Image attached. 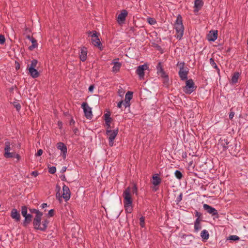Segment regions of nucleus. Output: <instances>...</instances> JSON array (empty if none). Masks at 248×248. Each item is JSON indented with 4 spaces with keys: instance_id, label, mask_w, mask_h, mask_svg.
I'll list each match as a JSON object with an SVG mask.
<instances>
[{
    "instance_id": "obj_48",
    "label": "nucleus",
    "mask_w": 248,
    "mask_h": 248,
    "mask_svg": "<svg viewBox=\"0 0 248 248\" xmlns=\"http://www.w3.org/2000/svg\"><path fill=\"white\" fill-rule=\"evenodd\" d=\"M54 210L53 209H51L49 211L48 215L50 217H52L54 215Z\"/></svg>"
},
{
    "instance_id": "obj_38",
    "label": "nucleus",
    "mask_w": 248,
    "mask_h": 248,
    "mask_svg": "<svg viewBox=\"0 0 248 248\" xmlns=\"http://www.w3.org/2000/svg\"><path fill=\"white\" fill-rule=\"evenodd\" d=\"M57 188L58 189V192L56 193V197L57 198H59V200H60V199L62 198V196L61 195V193L59 192L61 187L59 186L58 185L56 186Z\"/></svg>"
},
{
    "instance_id": "obj_25",
    "label": "nucleus",
    "mask_w": 248,
    "mask_h": 248,
    "mask_svg": "<svg viewBox=\"0 0 248 248\" xmlns=\"http://www.w3.org/2000/svg\"><path fill=\"white\" fill-rule=\"evenodd\" d=\"M112 63L114 64V66L112 68V71L115 73L118 72L121 66V63L117 62H113Z\"/></svg>"
},
{
    "instance_id": "obj_4",
    "label": "nucleus",
    "mask_w": 248,
    "mask_h": 248,
    "mask_svg": "<svg viewBox=\"0 0 248 248\" xmlns=\"http://www.w3.org/2000/svg\"><path fill=\"white\" fill-rule=\"evenodd\" d=\"M118 133V128L114 130L107 129L106 134L108 139V144L110 146H112L114 145V140Z\"/></svg>"
},
{
    "instance_id": "obj_52",
    "label": "nucleus",
    "mask_w": 248,
    "mask_h": 248,
    "mask_svg": "<svg viewBox=\"0 0 248 248\" xmlns=\"http://www.w3.org/2000/svg\"><path fill=\"white\" fill-rule=\"evenodd\" d=\"M97 33L96 31H94L92 35H91V36L93 38L92 39H94L95 38V37H98L97 36Z\"/></svg>"
},
{
    "instance_id": "obj_50",
    "label": "nucleus",
    "mask_w": 248,
    "mask_h": 248,
    "mask_svg": "<svg viewBox=\"0 0 248 248\" xmlns=\"http://www.w3.org/2000/svg\"><path fill=\"white\" fill-rule=\"evenodd\" d=\"M60 178L63 181H65L66 180V177L64 175L62 174L60 176Z\"/></svg>"
},
{
    "instance_id": "obj_20",
    "label": "nucleus",
    "mask_w": 248,
    "mask_h": 248,
    "mask_svg": "<svg viewBox=\"0 0 248 248\" xmlns=\"http://www.w3.org/2000/svg\"><path fill=\"white\" fill-rule=\"evenodd\" d=\"M161 183V179L158 177L157 174H155L153 176L152 184L156 186L160 184Z\"/></svg>"
},
{
    "instance_id": "obj_61",
    "label": "nucleus",
    "mask_w": 248,
    "mask_h": 248,
    "mask_svg": "<svg viewBox=\"0 0 248 248\" xmlns=\"http://www.w3.org/2000/svg\"><path fill=\"white\" fill-rule=\"evenodd\" d=\"M247 44L248 45V40H247Z\"/></svg>"
},
{
    "instance_id": "obj_18",
    "label": "nucleus",
    "mask_w": 248,
    "mask_h": 248,
    "mask_svg": "<svg viewBox=\"0 0 248 248\" xmlns=\"http://www.w3.org/2000/svg\"><path fill=\"white\" fill-rule=\"evenodd\" d=\"M202 0H195L194 2V13L198 12L203 6Z\"/></svg>"
},
{
    "instance_id": "obj_24",
    "label": "nucleus",
    "mask_w": 248,
    "mask_h": 248,
    "mask_svg": "<svg viewBox=\"0 0 248 248\" xmlns=\"http://www.w3.org/2000/svg\"><path fill=\"white\" fill-rule=\"evenodd\" d=\"M200 222L201 220L199 218H197L195 220L194 223V231L195 232H198L202 228Z\"/></svg>"
},
{
    "instance_id": "obj_15",
    "label": "nucleus",
    "mask_w": 248,
    "mask_h": 248,
    "mask_svg": "<svg viewBox=\"0 0 248 248\" xmlns=\"http://www.w3.org/2000/svg\"><path fill=\"white\" fill-rule=\"evenodd\" d=\"M229 143V141L228 139L221 138L219 141L218 145L221 146L223 148V150L224 151L228 149Z\"/></svg>"
},
{
    "instance_id": "obj_44",
    "label": "nucleus",
    "mask_w": 248,
    "mask_h": 248,
    "mask_svg": "<svg viewBox=\"0 0 248 248\" xmlns=\"http://www.w3.org/2000/svg\"><path fill=\"white\" fill-rule=\"evenodd\" d=\"M5 39L4 36L2 35H0V43L1 44H3L5 42Z\"/></svg>"
},
{
    "instance_id": "obj_39",
    "label": "nucleus",
    "mask_w": 248,
    "mask_h": 248,
    "mask_svg": "<svg viewBox=\"0 0 248 248\" xmlns=\"http://www.w3.org/2000/svg\"><path fill=\"white\" fill-rule=\"evenodd\" d=\"M147 20H148V23L150 25H154L156 23V21L155 20V19H154L153 18H151V17L148 18Z\"/></svg>"
},
{
    "instance_id": "obj_13",
    "label": "nucleus",
    "mask_w": 248,
    "mask_h": 248,
    "mask_svg": "<svg viewBox=\"0 0 248 248\" xmlns=\"http://www.w3.org/2000/svg\"><path fill=\"white\" fill-rule=\"evenodd\" d=\"M127 14V12L125 10L122 11L117 17V21L119 24H121L124 22Z\"/></svg>"
},
{
    "instance_id": "obj_59",
    "label": "nucleus",
    "mask_w": 248,
    "mask_h": 248,
    "mask_svg": "<svg viewBox=\"0 0 248 248\" xmlns=\"http://www.w3.org/2000/svg\"><path fill=\"white\" fill-rule=\"evenodd\" d=\"M19 67H20L19 64V63H18L17 65L16 66V69H18L19 68Z\"/></svg>"
},
{
    "instance_id": "obj_9",
    "label": "nucleus",
    "mask_w": 248,
    "mask_h": 248,
    "mask_svg": "<svg viewBox=\"0 0 248 248\" xmlns=\"http://www.w3.org/2000/svg\"><path fill=\"white\" fill-rule=\"evenodd\" d=\"M57 147L58 149L61 151V155H62L63 159H65L66 157L67 151L66 146L63 143L60 142L57 143Z\"/></svg>"
},
{
    "instance_id": "obj_37",
    "label": "nucleus",
    "mask_w": 248,
    "mask_h": 248,
    "mask_svg": "<svg viewBox=\"0 0 248 248\" xmlns=\"http://www.w3.org/2000/svg\"><path fill=\"white\" fill-rule=\"evenodd\" d=\"M239 237L237 235H231L228 237V239L233 241H237L239 240Z\"/></svg>"
},
{
    "instance_id": "obj_12",
    "label": "nucleus",
    "mask_w": 248,
    "mask_h": 248,
    "mask_svg": "<svg viewBox=\"0 0 248 248\" xmlns=\"http://www.w3.org/2000/svg\"><path fill=\"white\" fill-rule=\"evenodd\" d=\"M63 193L62 197L65 201H67L70 198V191L69 187L64 185L62 186Z\"/></svg>"
},
{
    "instance_id": "obj_60",
    "label": "nucleus",
    "mask_w": 248,
    "mask_h": 248,
    "mask_svg": "<svg viewBox=\"0 0 248 248\" xmlns=\"http://www.w3.org/2000/svg\"><path fill=\"white\" fill-rule=\"evenodd\" d=\"M77 131H78V129H77V128L74 129V130H73L75 134H76V133H77Z\"/></svg>"
},
{
    "instance_id": "obj_31",
    "label": "nucleus",
    "mask_w": 248,
    "mask_h": 248,
    "mask_svg": "<svg viewBox=\"0 0 248 248\" xmlns=\"http://www.w3.org/2000/svg\"><path fill=\"white\" fill-rule=\"evenodd\" d=\"M132 92H128L125 94V100L130 102V101L132 97Z\"/></svg>"
},
{
    "instance_id": "obj_30",
    "label": "nucleus",
    "mask_w": 248,
    "mask_h": 248,
    "mask_svg": "<svg viewBox=\"0 0 248 248\" xmlns=\"http://www.w3.org/2000/svg\"><path fill=\"white\" fill-rule=\"evenodd\" d=\"M157 70V74L159 76L163 75L164 74H166L165 72L163 71L161 63L159 62L156 66Z\"/></svg>"
},
{
    "instance_id": "obj_35",
    "label": "nucleus",
    "mask_w": 248,
    "mask_h": 248,
    "mask_svg": "<svg viewBox=\"0 0 248 248\" xmlns=\"http://www.w3.org/2000/svg\"><path fill=\"white\" fill-rule=\"evenodd\" d=\"M27 207L25 206H22L21 209V214L23 217H25L26 215L28 214L27 213Z\"/></svg>"
},
{
    "instance_id": "obj_5",
    "label": "nucleus",
    "mask_w": 248,
    "mask_h": 248,
    "mask_svg": "<svg viewBox=\"0 0 248 248\" xmlns=\"http://www.w3.org/2000/svg\"><path fill=\"white\" fill-rule=\"evenodd\" d=\"M177 65L180 66V70L179 71V75L182 80H185L187 79V74L188 71L187 68H184V62H178Z\"/></svg>"
},
{
    "instance_id": "obj_6",
    "label": "nucleus",
    "mask_w": 248,
    "mask_h": 248,
    "mask_svg": "<svg viewBox=\"0 0 248 248\" xmlns=\"http://www.w3.org/2000/svg\"><path fill=\"white\" fill-rule=\"evenodd\" d=\"M195 88L194 87V83L192 79H190L187 80L186 83V86L184 88V91L186 93L190 94L194 90Z\"/></svg>"
},
{
    "instance_id": "obj_19",
    "label": "nucleus",
    "mask_w": 248,
    "mask_h": 248,
    "mask_svg": "<svg viewBox=\"0 0 248 248\" xmlns=\"http://www.w3.org/2000/svg\"><path fill=\"white\" fill-rule=\"evenodd\" d=\"M49 221L47 219H44L42 221V225L40 224L38 228H37L36 230H39L41 231H45L48 226Z\"/></svg>"
},
{
    "instance_id": "obj_3",
    "label": "nucleus",
    "mask_w": 248,
    "mask_h": 248,
    "mask_svg": "<svg viewBox=\"0 0 248 248\" xmlns=\"http://www.w3.org/2000/svg\"><path fill=\"white\" fill-rule=\"evenodd\" d=\"M11 150L10 143L9 142H6L4 147V157L6 158L15 157L17 159V161H19L21 158L19 155L16 154L14 152H10Z\"/></svg>"
},
{
    "instance_id": "obj_8",
    "label": "nucleus",
    "mask_w": 248,
    "mask_h": 248,
    "mask_svg": "<svg viewBox=\"0 0 248 248\" xmlns=\"http://www.w3.org/2000/svg\"><path fill=\"white\" fill-rule=\"evenodd\" d=\"M149 67L147 64H144L138 66L136 70V73L139 76V78L141 79L144 78V71L148 69Z\"/></svg>"
},
{
    "instance_id": "obj_36",
    "label": "nucleus",
    "mask_w": 248,
    "mask_h": 248,
    "mask_svg": "<svg viewBox=\"0 0 248 248\" xmlns=\"http://www.w3.org/2000/svg\"><path fill=\"white\" fill-rule=\"evenodd\" d=\"M110 115L109 113L105 114L104 118H105V121L106 123L110 122L111 118L110 117Z\"/></svg>"
},
{
    "instance_id": "obj_22",
    "label": "nucleus",
    "mask_w": 248,
    "mask_h": 248,
    "mask_svg": "<svg viewBox=\"0 0 248 248\" xmlns=\"http://www.w3.org/2000/svg\"><path fill=\"white\" fill-rule=\"evenodd\" d=\"M162 78V82L166 87H168L170 81L168 76L166 74L160 76Z\"/></svg>"
},
{
    "instance_id": "obj_56",
    "label": "nucleus",
    "mask_w": 248,
    "mask_h": 248,
    "mask_svg": "<svg viewBox=\"0 0 248 248\" xmlns=\"http://www.w3.org/2000/svg\"><path fill=\"white\" fill-rule=\"evenodd\" d=\"M123 105V101H122L121 102H120L118 104V107L119 108H121L122 106Z\"/></svg>"
},
{
    "instance_id": "obj_1",
    "label": "nucleus",
    "mask_w": 248,
    "mask_h": 248,
    "mask_svg": "<svg viewBox=\"0 0 248 248\" xmlns=\"http://www.w3.org/2000/svg\"><path fill=\"white\" fill-rule=\"evenodd\" d=\"M137 194V187L136 185H134L132 188L127 187L123 193L124 205L125 211L128 213H131L132 211V200L130 193Z\"/></svg>"
},
{
    "instance_id": "obj_10",
    "label": "nucleus",
    "mask_w": 248,
    "mask_h": 248,
    "mask_svg": "<svg viewBox=\"0 0 248 248\" xmlns=\"http://www.w3.org/2000/svg\"><path fill=\"white\" fill-rule=\"evenodd\" d=\"M203 207V209L209 214L212 216H217V217H218V212L215 208L212 207L207 204H204Z\"/></svg>"
},
{
    "instance_id": "obj_58",
    "label": "nucleus",
    "mask_w": 248,
    "mask_h": 248,
    "mask_svg": "<svg viewBox=\"0 0 248 248\" xmlns=\"http://www.w3.org/2000/svg\"><path fill=\"white\" fill-rule=\"evenodd\" d=\"M110 122L106 123V125L107 126V129H109V128L110 127Z\"/></svg>"
},
{
    "instance_id": "obj_7",
    "label": "nucleus",
    "mask_w": 248,
    "mask_h": 248,
    "mask_svg": "<svg viewBox=\"0 0 248 248\" xmlns=\"http://www.w3.org/2000/svg\"><path fill=\"white\" fill-rule=\"evenodd\" d=\"M85 117L88 119H91L93 117L92 108H90L86 102H84L81 105Z\"/></svg>"
},
{
    "instance_id": "obj_21",
    "label": "nucleus",
    "mask_w": 248,
    "mask_h": 248,
    "mask_svg": "<svg viewBox=\"0 0 248 248\" xmlns=\"http://www.w3.org/2000/svg\"><path fill=\"white\" fill-rule=\"evenodd\" d=\"M28 38L31 41L32 45L29 46V48L30 50H32L37 46V43L36 40L33 37L28 36Z\"/></svg>"
},
{
    "instance_id": "obj_27",
    "label": "nucleus",
    "mask_w": 248,
    "mask_h": 248,
    "mask_svg": "<svg viewBox=\"0 0 248 248\" xmlns=\"http://www.w3.org/2000/svg\"><path fill=\"white\" fill-rule=\"evenodd\" d=\"M201 236L203 239L207 240L209 237V234L208 231L206 230L202 231L201 233Z\"/></svg>"
},
{
    "instance_id": "obj_32",
    "label": "nucleus",
    "mask_w": 248,
    "mask_h": 248,
    "mask_svg": "<svg viewBox=\"0 0 248 248\" xmlns=\"http://www.w3.org/2000/svg\"><path fill=\"white\" fill-rule=\"evenodd\" d=\"M37 64V61L36 60H33L31 62L30 65H28L29 68H35L36 67Z\"/></svg>"
},
{
    "instance_id": "obj_11",
    "label": "nucleus",
    "mask_w": 248,
    "mask_h": 248,
    "mask_svg": "<svg viewBox=\"0 0 248 248\" xmlns=\"http://www.w3.org/2000/svg\"><path fill=\"white\" fill-rule=\"evenodd\" d=\"M42 216L43 214L41 212H39V214L35 215L33 221V224L35 229H36L37 228H38L40 226Z\"/></svg>"
},
{
    "instance_id": "obj_46",
    "label": "nucleus",
    "mask_w": 248,
    "mask_h": 248,
    "mask_svg": "<svg viewBox=\"0 0 248 248\" xmlns=\"http://www.w3.org/2000/svg\"><path fill=\"white\" fill-rule=\"evenodd\" d=\"M43 154V150L42 149H39L38 150L37 153L35 154L36 156H40Z\"/></svg>"
},
{
    "instance_id": "obj_43",
    "label": "nucleus",
    "mask_w": 248,
    "mask_h": 248,
    "mask_svg": "<svg viewBox=\"0 0 248 248\" xmlns=\"http://www.w3.org/2000/svg\"><path fill=\"white\" fill-rule=\"evenodd\" d=\"M30 211L31 213H34L36 215L40 212L39 210L33 208L30 209Z\"/></svg>"
},
{
    "instance_id": "obj_29",
    "label": "nucleus",
    "mask_w": 248,
    "mask_h": 248,
    "mask_svg": "<svg viewBox=\"0 0 248 248\" xmlns=\"http://www.w3.org/2000/svg\"><path fill=\"white\" fill-rule=\"evenodd\" d=\"M92 41L93 46L100 47L101 44V42L98 37H95L94 39H92Z\"/></svg>"
},
{
    "instance_id": "obj_17",
    "label": "nucleus",
    "mask_w": 248,
    "mask_h": 248,
    "mask_svg": "<svg viewBox=\"0 0 248 248\" xmlns=\"http://www.w3.org/2000/svg\"><path fill=\"white\" fill-rule=\"evenodd\" d=\"M87 49L85 47H83L80 49V53L79 54L80 60L84 62L87 59Z\"/></svg>"
},
{
    "instance_id": "obj_34",
    "label": "nucleus",
    "mask_w": 248,
    "mask_h": 248,
    "mask_svg": "<svg viewBox=\"0 0 248 248\" xmlns=\"http://www.w3.org/2000/svg\"><path fill=\"white\" fill-rule=\"evenodd\" d=\"M210 64L214 67L215 68V69H216L217 70H218V71H219L218 68L217 67V65L216 64V62H215L214 59L211 58H210Z\"/></svg>"
},
{
    "instance_id": "obj_49",
    "label": "nucleus",
    "mask_w": 248,
    "mask_h": 248,
    "mask_svg": "<svg viewBox=\"0 0 248 248\" xmlns=\"http://www.w3.org/2000/svg\"><path fill=\"white\" fill-rule=\"evenodd\" d=\"M182 200V193H181L179 196H178V197H177V200H176V202H180L181 200Z\"/></svg>"
},
{
    "instance_id": "obj_33",
    "label": "nucleus",
    "mask_w": 248,
    "mask_h": 248,
    "mask_svg": "<svg viewBox=\"0 0 248 248\" xmlns=\"http://www.w3.org/2000/svg\"><path fill=\"white\" fill-rule=\"evenodd\" d=\"M174 174H175V177L179 180L181 179L183 177V175H182V173L180 171H179L178 170H176L175 171Z\"/></svg>"
},
{
    "instance_id": "obj_54",
    "label": "nucleus",
    "mask_w": 248,
    "mask_h": 248,
    "mask_svg": "<svg viewBox=\"0 0 248 248\" xmlns=\"http://www.w3.org/2000/svg\"><path fill=\"white\" fill-rule=\"evenodd\" d=\"M38 174V173L37 171H33L31 172V175L34 176V177H36Z\"/></svg>"
},
{
    "instance_id": "obj_41",
    "label": "nucleus",
    "mask_w": 248,
    "mask_h": 248,
    "mask_svg": "<svg viewBox=\"0 0 248 248\" xmlns=\"http://www.w3.org/2000/svg\"><path fill=\"white\" fill-rule=\"evenodd\" d=\"M14 106L16 108L17 110H19L21 108V106L20 104L17 103V102H14L13 103Z\"/></svg>"
},
{
    "instance_id": "obj_53",
    "label": "nucleus",
    "mask_w": 248,
    "mask_h": 248,
    "mask_svg": "<svg viewBox=\"0 0 248 248\" xmlns=\"http://www.w3.org/2000/svg\"><path fill=\"white\" fill-rule=\"evenodd\" d=\"M94 86L93 85H92L91 86H90L89 88V91L91 92H93V89H94Z\"/></svg>"
},
{
    "instance_id": "obj_51",
    "label": "nucleus",
    "mask_w": 248,
    "mask_h": 248,
    "mask_svg": "<svg viewBox=\"0 0 248 248\" xmlns=\"http://www.w3.org/2000/svg\"><path fill=\"white\" fill-rule=\"evenodd\" d=\"M234 112H231L229 114V118L230 119H232L233 118V117H234Z\"/></svg>"
},
{
    "instance_id": "obj_16",
    "label": "nucleus",
    "mask_w": 248,
    "mask_h": 248,
    "mask_svg": "<svg viewBox=\"0 0 248 248\" xmlns=\"http://www.w3.org/2000/svg\"><path fill=\"white\" fill-rule=\"evenodd\" d=\"M208 40L210 41H215L217 37V31H211L207 36Z\"/></svg>"
},
{
    "instance_id": "obj_26",
    "label": "nucleus",
    "mask_w": 248,
    "mask_h": 248,
    "mask_svg": "<svg viewBox=\"0 0 248 248\" xmlns=\"http://www.w3.org/2000/svg\"><path fill=\"white\" fill-rule=\"evenodd\" d=\"M24 217H25V220L23 222V225L26 226L31 221L32 216L31 214H28Z\"/></svg>"
},
{
    "instance_id": "obj_28",
    "label": "nucleus",
    "mask_w": 248,
    "mask_h": 248,
    "mask_svg": "<svg viewBox=\"0 0 248 248\" xmlns=\"http://www.w3.org/2000/svg\"><path fill=\"white\" fill-rule=\"evenodd\" d=\"M239 76L240 74L239 73H234L232 77V83H236V82H237Z\"/></svg>"
},
{
    "instance_id": "obj_23",
    "label": "nucleus",
    "mask_w": 248,
    "mask_h": 248,
    "mask_svg": "<svg viewBox=\"0 0 248 248\" xmlns=\"http://www.w3.org/2000/svg\"><path fill=\"white\" fill-rule=\"evenodd\" d=\"M29 72L31 76L33 78H36L39 76V73L35 68H29Z\"/></svg>"
},
{
    "instance_id": "obj_57",
    "label": "nucleus",
    "mask_w": 248,
    "mask_h": 248,
    "mask_svg": "<svg viewBox=\"0 0 248 248\" xmlns=\"http://www.w3.org/2000/svg\"><path fill=\"white\" fill-rule=\"evenodd\" d=\"M47 206V205L46 203H44L41 205V207L42 208H45Z\"/></svg>"
},
{
    "instance_id": "obj_14",
    "label": "nucleus",
    "mask_w": 248,
    "mask_h": 248,
    "mask_svg": "<svg viewBox=\"0 0 248 248\" xmlns=\"http://www.w3.org/2000/svg\"><path fill=\"white\" fill-rule=\"evenodd\" d=\"M11 217L16 221H19L20 220V215L19 213L16 209H13L11 213Z\"/></svg>"
},
{
    "instance_id": "obj_42",
    "label": "nucleus",
    "mask_w": 248,
    "mask_h": 248,
    "mask_svg": "<svg viewBox=\"0 0 248 248\" xmlns=\"http://www.w3.org/2000/svg\"><path fill=\"white\" fill-rule=\"evenodd\" d=\"M144 217H141L140 218V225L141 226V227H144Z\"/></svg>"
},
{
    "instance_id": "obj_2",
    "label": "nucleus",
    "mask_w": 248,
    "mask_h": 248,
    "mask_svg": "<svg viewBox=\"0 0 248 248\" xmlns=\"http://www.w3.org/2000/svg\"><path fill=\"white\" fill-rule=\"evenodd\" d=\"M174 29L176 31V36L180 40L183 36L184 27L183 24L182 16L179 15L174 24Z\"/></svg>"
},
{
    "instance_id": "obj_55",
    "label": "nucleus",
    "mask_w": 248,
    "mask_h": 248,
    "mask_svg": "<svg viewBox=\"0 0 248 248\" xmlns=\"http://www.w3.org/2000/svg\"><path fill=\"white\" fill-rule=\"evenodd\" d=\"M66 169H67L66 167H65V166L63 167L62 168L61 170V173H63V172H64L66 170Z\"/></svg>"
},
{
    "instance_id": "obj_47",
    "label": "nucleus",
    "mask_w": 248,
    "mask_h": 248,
    "mask_svg": "<svg viewBox=\"0 0 248 248\" xmlns=\"http://www.w3.org/2000/svg\"><path fill=\"white\" fill-rule=\"evenodd\" d=\"M195 214L196 217H197V218L200 219V217L202 216V214L201 213L198 212L197 211H195Z\"/></svg>"
},
{
    "instance_id": "obj_45",
    "label": "nucleus",
    "mask_w": 248,
    "mask_h": 248,
    "mask_svg": "<svg viewBox=\"0 0 248 248\" xmlns=\"http://www.w3.org/2000/svg\"><path fill=\"white\" fill-rule=\"evenodd\" d=\"M123 105L125 107V108H126L127 107H129L130 106V102L124 100V101H123Z\"/></svg>"
},
{
    "instance_id": "obj_40",
    "label": "nucleus",
    "mask_w": 248,
    "mask_h": 248,
    "mask_svg": "<svg viewBox=\"0 0 248 248\" xmlns=\"http://www.w3.org/2000/svg\"><path fill=\"white\" fill-rule=\"evenodd\" d=\"M56 171V168L55 167H51L49 168L48 171L51 174H54Z\"/></svg>"
}]
</instances>
